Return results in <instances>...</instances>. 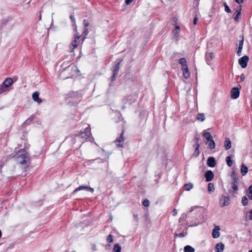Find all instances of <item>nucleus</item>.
<instances>
[{"mask_svg":"<svg viewBox=\"0 0 252 252\" xmlns=\"http://www.w3.org/2000/svg\"><path fill=\"white\" fill-rule=\"evenodd\" d=\"M16 161L23 168H26L29 166V161L30 160L29 156L27 152L23 149L20 150L14 156Z\"/></svg>","mask_w":252,"mask_h":252,"instance_id":"obj_1","label":"nucleus"},{"mask_svg":"<svg viewBox=\"0 0 252 252\" xmlns=\"http://www.w3.org/2000/svg\"><path fill=\"white\" fill-rule=\"evenodd\" d=\"M79 72V70L76 65L71 64L65 68L64 70L61 73L60 76L64 79H67L74 76Z\"/></svg>","mask_w":252,"mask_h":252,"instance_id":"obj_2","label":"nucleus"},{"mask_svg":"<svg viewBox=\"0 0 252 252\" xmlns=\"http://www.w3.org/2000/svg\"><path fill=\"white\" fill-rule=\"evenodd\" d=\"M82 99V94L78 92H69L65 96V99L72 104L79 103Z\"/></svg>","mask_w":252,"mask_h":252,"instance_id":"obj_3","label":"nucleus"},{"mask_svg":"<svg viewBox=\"0 0 252 252\" xmlns=\"http://www.w3.org/2000/svg\"><path fill=\"white\" fill-rule=\"evenodd\" d=\"M91 128L89 125L88 127L85 128L84 131L80 133V136L83 140H86L88 139L89 141L92 142L94 139L93 137H91Z\"/></svg>","mask_w":252,"mask_h":252,"instance_id":"obj_4","label":"nucleus"},{"mask_svg":"<svg viewBox=\"0 0 252 252\" xmlns=\"http://www.w3.org/2000/svg\"><path fill=\"white\" fill-rule=\"evenodd\" d=\"M13 82V80L10 78L5 79L0 85V94L5 92V88L9 87L12 84Z\"/></svg>","mask_w":252,"mask_h":252,"instance_id":"obj_5","label":"nucleus"},{"mask_svg":"<svg viewBox=\"0 0 252 252\" xmlns=\"http://www.w3.org/2000/svg\"><path fill=\"white\" fill-rule=\"evenodd\" d=\"M122 61V60H117L115 63V64L113 67V75L112 76V81H113L115 80V78L118 74L120 68V64Z\"/></svg>","mask_w":252,"mask_h":252,"instance_id":"obj_6","label":"nucleus"},{"mask_svg":"<svg viewBox=\"0 0 252 252\" xmlns=\"http://www.w3.org/2000/svg\"><path fill=\"white\" fill-rule=\"evenodd\" d=\"M230 198L229 196L221 195L219 201V205L221 207L227 206L229 204Z\"/></svg>","mask_w":252,"mask_h":252,"instance_id":"obj_7","label":"nucleus"},{"mask_svg":"<svg viewBox=\"0 0 252 252\" xmlns=\"http://www.w3.org/2000/svg\"><path fill=\"white\" fill-rule=\"evenodd\" d=\"M249 58L247 56H244L239 59L238 63L240 66L245 68L247 66Z\"/></svg>","mask_w":252,"mask_h":252,"instance_id":"obj_8","label":"nucleus"},{"mask_svg":"<svg viewBox=\"0 0 252 252\" xmlns=\"http://www.w3.org/2000/svg\"><path fill=\"white\" fill-rule=\"evenodd\" d=\"M124 133V132L123 131L121 134V136L119 137H118L117 138H116L115 139V140L114 141V142L116 143H117V146L118 147H120V148L123 147V144L122 142H123L125 140V138H124V137L123 135Z\"/></svg>","mask_w":252,"mask_h":252,"instance_id":"obj_9","label":"nucleus"},{"mask_svg":"<svg viewBox=\"0 0 252 252\" xmlns=\"http://www.w3.org/2000/svg\"><path fill=\"white\" fill-rule=\"evenodd\" d=\"M205 58L207 63L208 65H210L212 63V60L215 59V56L214 55V53L212 52H210L209 51L207 52L205 55Z\"/></svg>","mask_w":252,"mask_h":252,"instance_id":"obj_10","label":"nucleus"},{"mask_svg":"<svg viewBox=\"0 0 252 252\" xmlns=\"http://www.w3.org/2000/svg\"><path fill=\"white\" fill-rule=\"evenodd\" d=\"M83 189H85L88 191H91V192H93L94 191V189L93 188H91L89 186H80L79 187L76 188L73 192V193H75L77 192L78 191L81 190Z\"/></svg>","mask_w":252,"mask_h":252,"instance_id":"obj_11","label":"nucleus"},{"mask_svg":"<svg viewBox=\"0 0 252 252\" xmlns=\"http://www.w3.org/2000/svg\"><path fill=\"white\" fill-rule=\"evenodd\" d=\"M240 95V91L238 88H233L231 91V97L233 99L237 98Z\"/></svg>","mask_w":252,"mask_h":252,"instance_id":"obj_12","label":"nucleus"},{"mask_svg":"<svg viewBox=\"0 0 252 252\" xmlns=\"http://www.w3.org/2000/svg\"><path fill=\"white\" fill-rule=\"evenodd\" d=\"M180 28L179 26H176L175 29L172 31V38L176 40H178V37L179 35V33L180 32Z\"/></svg>","mask_w":252,"mask_h":252,"instance_id":"obj_13","label":"nucleus"},{"mask_svg":"<svg viewBox=\"0 0 252 252\" xmlns=\"http://www.w3.org/2000/svg\"><path fill=\"white\" fill-rule=\"evenodd\" d=\"M205 177L206 178V180L207 182H209L212 181L214 177V175L213 172L211 170H208L206 171L204 174Z\"/></svg>","mask_w":252,"mask_h":252,"instance_id":"obj_14","label":"nucleus"},{"mask_svg":"<svg viewBox=\"0 0 252 252\" xmlns=\"http://www.w3.org/2000/svg\"><path fill=\"white\" fill-rule=\"evenodd\" d=\"M184 78L186 79H189L190 77V72L189 71L188 65L183 67H181Z\"/></svg>","mask_w":252,"mask_h":252,"instance_id":"obj_15","label":"nucleus"},{"mask_svg":"<svg viewBox=\"0 0 252 252\" xmlns=\"http://www.w3.org/2000/svg\"><path fill=\"white\" fill-rule=\"evenodd\" d=\"M207 163L208 166L210 167H214L216 165V162L214 157H210L208 158Z\"/></svg>","mask_w":252,"mask_h":252,"instance_id":"obj_16","label":"nucleus"},{"mask_svg":"<svg viewBox=\"0 0 252 252\" xmlns=\"http://www.w3.org/2000/svg\"><path fill=\"white\" fill-rule=\"evenodd\" d=\"M10 158V156H5L3 157L2 159L0 160V172H1V169L4 165L6 163L7 161Z\"/></svg>","mask_w":252,"mask_h":252,"instance_id":"obj_17","label":"nucleus"},{"mask_svg":"<svg viewBox=\"0 0 252 252\" xmlns=\"http://www.w3.org/2000/svg\"><path fill=\"white\" fill-rule=\"evenodd\" d=\"M220 230V227L219 226H217L215 227L212 232V236L214 238H217L219 237L220 235V233L219 232Z\"/></svg>","mask_w":252,"mask_h":252,"instance_id":"obj_18","label":"nucleus"},{"mask_svg":"<svg viewBox=\"0 0 252 252\" xmlns=\"http://www.w3.org/2000/svg\"><path fill=\"white\" fill-rule=\"evenodd\" d=\"M39 94L38 92H34L32 95L33 100L38 104L42 102V100L39 97Z\"/></svg>","mask_w":252,"mask_h":252,"instance_id":"obj_19","label":"nucleus"},{"mask_svg":"<svg viewBox=\"0 0 252 252\" xmlns=\"http://www.w3.org/2000/svg\"><path fill=\"white\" fill-rule=\"evenodd\" d=\"M224 249V245L222 243H218L215 247L216 252H222Z\"/></svg>","mask_w":252,"mask_h":252,"instance_id":"obj_20","label":"nucleus"},{"mask_svg":"<svg viewBox=\"0 0 252 252\" xmlns=\"http://www.w3.org/2000/svg\"><path fill=\"white\" fill-rule=\"evenodd\" d=\"M241 6H239L236 11L235 12V16H234V20L236 21H238L239 19V16L241 15Z\"/></svg>","mask_w":252,"mask_h":252,"instance_id":"obj_21","label":"nucleus"},{"mask_svg":"<svg viewBox=\"0 0 252 252\" xmlns=\"http://www.w3.org/2000/svg\"><path fill=\"white\" fill-rule=\"evenodd\" d=\"M224 147L226 150L230 149L231 147V142L229 138H226L224 142Z\"/></svg>","mask_w":252,"mask_h":252,"instance_id":"obj_22","label":"nucleus"},{"mask_svg":"<svg viewBox=\"0 0 252 252\" xmlns=\"http://www.w3.org/2000/svg\"><path fill=\"white\" fill-rule=\"evenodd\" d=\"M203 136L206 139L207 141L206 142L213 139L211 134L209 132H204L203 133Z\"/></svg>","mask_w":252,"mask_h":252,"instance_id":"obj_23","label":"nucleus"},{"mask_svg":"<svg viewBox=\"0 0 252 252\" xmlns=\"http://www.w3.org/2000/svg\"><path fill=\"white\" fill-rule=\"evenodd\" d=\"M80 37L81 36L78 34H76L75 35L74 39L71 43V45L73 46V47H77L79 45L77 42L78 40L80 39Z\"/></svg>","mask_w":252,"mask_h":252,"instance_id":"obj_24","label":"nucleus"},{"mask_svg":"<svg viewBox=\"0 0 252 252\" xmlns=\"http://www.w3.org/2000/svg\"><path fill=\"white\" fill-rule=\"evenodd\" d=\"M121 247L119 244H116L114 245L113 252H121Z\"/></svg>","mask_w":252,"mask_h":252,"instance_id":"obj_25","label":"nucleus"},{"mask_svg":"<svg viewBox=\"0 0 252 252\" xmlns=\"http://www.w3.org/2000/svg\"><path fill=\"white\" fill-rule=\"evenodd\" d=\"M248 167L245 166L244 164L242 165L241 172L242 174L244 176L248 173Z\"/></svg>","mask_w":252,"mask_h":252,"instance_id":"obj_26","label":"nucleus"},{"mask_svg":"<svg viewBox=\"0 0 252 252\" xmlns=\"http://www.w3.org/2000/svg\"><path fill=\"white\" fill-rule=\"evenodd\" d=\"M208 144L209 148L211 150L214 149L216 147V144L213 139L209 141V142H206Z\"/></svg>","mask_w":252,"mask_h":252,"instance_id":"obj_27","label":"nucleus"},{"mask_svg":"<svg viewBox=\"0 0 252 252\" xmlns=\"http://www.w3.org/2000/svg\"><path fill=\"white\" fill-rule=\"evenodd\" d=\"M184 252H194L195 250L192 247L187 245L184 247Z\"/></svg>","mask_w":252,"mask_h":252,"instance_id":"obj_28","label":"nucleus"},{"mask_svg":"<svg viewBox=\"0 0 252 252\" xmlns=\"http://www.w3.org/2000/svg\"><path fill=\"white\" fill-rule=\"evenodd\" d=\"M179 63L181 65V67L187 66V62L185 58H181L179 61Z\"/></svg>","mask_w":252,"mask_h":252,"instance_id":"obj_29","label":"nucleus"},{"mask_svg":"<svg viewBox=\"0 0 252 252\" xmlns=\"http://www.w3.org/2000/svg\"><path fill=\"white\" fill-rule=\"evenodd\" d=\"M205 119V117L203 113H199L196 117V120L201 122L204 121Z\"/></svg>","mask_w":252,"mask_h":252,"instance_id":"obj_30","label":"nucleus"},{"mask_svg":"<svg viewBox=\"0 0 252 252\" xmlns=\"http://www.w3.org/2000/svg\"><path fill=\"white\" fill-rule=\"evenodd\" d=\"M88 33H89L88 30L87 29V28H85L84 29V31L83 32V36L82 37V39H81L82 43L84 41V40L86 38V36H87Z\"/></svg>","mask_w":252,"mask_h":252,"instance_id":"obj_31","label":"nucleus"},{"mask_svg":"<svg viewBox=\"0 0 252 252\" xmlns=\"http://www.w3.org/2000/svg\"><path fill=\"white\" fill-rule=\"evenodd\" d=\"M226 163L227 164V165L229 166V167H231L232 164H233V162H232V161L231 160V156H228L226 158Z\"/></svg>","mask_w":252,"mask_h":252,"instance_id":"obj_32","label":"nucleus"},{"mask_svg":"<svg viewBox=\"0 0 252 252\" xmlns=\"http://www.w3.org/2000/svg\"><path fill=\"white\" fill-rule=\"evenodd\" d=\"M247 194L250 200H252V185H251L247 190Z\"/></svg>","mask_w":252,"mask_h":252,"instance_id":"obj_33","label":"nucleus"},{"mask_svg":"<svg viewBox=\"0 0 252 252\" xmlns=\"http://www.w3.org/2000/svg\"><path fill=\"white\" fill-rule=\"evenodd\" d=\"M238 183L236 180L232 183V188L233 190V191H236L238 189Z\"/></svg>","mask_w":252,"mask_h":252,"instance_id":"obj_34","label":"nucleus"},{"mask_svg":"<svg viewBox=\"0 0 252 252\" xmlns=\"http://www.w3.org/2000/svg\"><path fill=\"white\" fill-rule=\"evenodd\" d=\"M208 190L209 192H214L215 190L214 185L213 183H210L208 185Z\"/></svg>","mask_w":252,"mask_h":252,"instance_id":"obj_35","label":"nucleus"},{"mask_svg":"<svg viewBox=\"0 0 252 252\" xmlns=\"http://www.w3.org/2000/svg\"><path fill=\"white\" fill-rule=\"evenodd\" d=\"M249 202L248 199L246 196H243L242 198V203L244 206H246L248 205Z\"/></svg>","mask_w":252,"mask_h":252,"instance_id":"obj_36","label":"nucleus"},{"mask_svg":"<svg viewBox=\"0 0 252 252\" xmlns=\"http://www.w3.org/2000/svg\"><path fill=\"white\" fill-rule=\"evenodd\" d=\"M184 187L185 190L189 191L193 188V185L191 183L187 184L185 185Z\"/></svg>","mask_w":252,"mask_h":252,"instance_id":"obj_37","label":"nucleus"},{"mask_svg":"<svg viewBox=\"0 0 252 252\" xmlns=\"http://www.w3.org/2000/svg\"><path fill=\"white\" fill-rule=\"evenodd\" d=\"M70 18L71 20L72 23H73V26L75 27V30H77L76 25L75 24V18L74 17V16L73 15H71L70 16Z\"/></svg>","mask_w":252,"mask_h":252,"instance_id":"obj_38","label":"nucleus"},{"mask_svg":"<svg viewBox=\"0 0 252 252\" xmlns=\"http://www.w3.org/2000/svg\"><path fill=\"white\" fill-rule=\"evenodd\" d=\"M223 5L224 6V10L227 13H231V10L230 9L229 7L228 6L226 2L223 3Z\"/></svg>","mask_w":252,"mask_h":252,"instance_id":"obj_39","label":"nucleus"},{"mask_svg":"<svg viewBox=\"0 0 252 252\" xmlns=\"http://www.w3.org/2000/svg\"><path fill=\"white\" fill-rule=\"evenodd\" d=\"M240 40L238 42V47H243L244 38L243 36H240Z\"/></svg>","mask_w":252,"mask_h":252,"instance_id":"obj_40","label":"nucleus"},{"mask_svg":"<svg viewBox=\"0 0 252 252\" xmlns=\"http://www.w3.org/2000/svg\"><path fill=\"white\" fill-rule=\"evenodd\" d=\"M107 242L109 243H111L113 242V237L112 235L109 234L107 237Z\"/></svg>","mask_w":252,"mask_h":252,"instance_id":"obj_41","label":"nucleus"},{"mask_svg":"<svg viewBox=\"0 0 252 252\" xmlns=\"http://www.w3.org/2000/svg\"><path fill=\"white\" fill-rule=\"evenodd\" d=\"M186 235V233H180L179 234H175V237H181V238H183L185 236V235Z\"/></svg>","mask_w":252,"mask_h":252,"instance_id":"obj_42","label":"nucleus"},{"mask_svg":"<svg viewBox=\"0 0 252 252\" xmlns=\"http://www.w3.org/2000/svg\"><path fill=\"white\" fill-rule=\"evenodd\" d=\"M143 204L145 207H148L149 206V201L148 199H145L143 202Z\"/></svg>","mask_w":252,"mask_h":252,"instance_id":"obj_43","label":"nucleus"},{"mask_svg":"<svg viewBox=\"0 0 252 252\" xmlns=\"http://www.w3.org/2000/svg\"><path fill=\"white\" fill-rule=\"evenodd\" d=\"M89 21L86 19H84L83 20V25L85 26V27L86 28L87 26H89Z\"/></svg>","mask_w":252,"mask_h":252,"instance_id":"obj_44","label":"nucleus"},{"mask_svg":"<svg viewBox=\"0 0 252 252\" xmlns=\"http://www.w3.org/2000/svg\"><path fill=\"white\" fill-rule=\"evenodd\" d=\"M199 147V145L197 144V147L195 149V153L196 154V156H198L199 154V150H198Z\"/></svg>","mask_w":252,"mask_h":252,"instance_id":"obj_45","label":"nucleus"},{"mask_svg":"<svg viewBox=\"0 0 252 252\" xmlns=\"http://www.w3.org/2000/svg\"><path fill=\"white\" fill-rule=\"evenodd\" d=\"M242 49L243 48H238V50L237 52V54L238 55V56H240L241 55V52H242Z\"/></svg>","mask_w":252,"mask_h":252,"instance_id":"obj_46","label":"nucleus"},{"mask_svg":"<svg viewBox=\"0 0 252 252\" xmlns=\"http://www.w3.org/2000/svg\"><path fill=\"white\" fill-rule=\"evenodd\" d=\"M172 214H173V216H176L177 214V211L176 209H174L172 211Z\"/></svg>","mask_w":252,"mask_h":252,"instance_id":"obj_47","label":"nucleus"},{"mask_svg":"<svg viewBox=\"0 0 252 252\" xmlns=\"http://www.w3.org/2000/svg\"><path fill=\"white\" fill-rule=\"evenodd\" d=\"M133 0H125V3L126 4H130Z\"/></svg>","mask_w":252,"mask_h":252,"instance_id":"obj_48","label":"nucleus"},{"mask_svg":"<svg viewBox=\"0 0 252 252\" xmlns=\"http://www.w3.org/2000/svg\"><path fill=\"white\" fill-rule=\"evenodd\" d=\"M249 217L250 220H252V209L251 210V211L250 212V214H249Z\"/></svg>","mask_w":252,"mask_h":252,"instance_id":"obj_49","label":"nucleus"},{"mask_svg":"<svg viewBox=\"0 0 252 252\" xmlns=\"http://www.w3.org/2000/svg\"><path fill=\"white\" fill-rule=\"evenodd\" d=\"M235 0L238 4H240V3H242L243 2V0Z\"/></svg>","mask_w":252,"mask_h":252,"instance_id":"obj_50","label":"nucleus"},{"mask_svg":"<svg viewBox=\"0 0 252 252\" xmlns=\"http://www.w3.org/2000/svg\"><path fill=\"white\" fill-rule=\"evenodd\" d=\"M197 21V18L196 17H195L193 19V24L194 25H196Z\"/></svg>","mask_w":252,"mask_h":252,"instance_id":"obj_51","label":"nucleus"},{"mask_svg":"<svg viewBox=\"0 0 252 252\" xmlns=\"http://www.w3.org/2000/svg\"><path fill=\"white\" fill-rule=\"evenodd\" d=\"M240 79L241 81H244L245 79V76L243 74H242L240 77Z\"/></svg>","mask_w":252,"mask_h":252,"instance_id":"obj_52","label":"nucleus"},{"mask_svg":"<svg viewBox=\"0 0 252 252\" xmlns=\"http://www.w3.org/2000/svg\"><path fill=\"white\" fill-rule=\"evenodd\" d=\"M197 207L196 206H194V207H191L190 209V210H189V212H191L192 211H193V210H194V208H196Z\"/></svg>","mask_w":252,"mask_h":252,"instance_id":"obj_53","label":"nucleus"},{"mask_svg":"<svg viewBox=\"0 0 252 252\" xmlns=\"http://www.w3.org/2000/svg\"><path fill=\"white\" fill-rule=\"evenodd\" d=\"M92 250L94 251L96 250V246L95 245H93L92 247Z\"/></svg>","mask_w":252,"mask_h":252,"instance_id":"obj_54","label":"nucleus"},{"mask_svg":"<svg viewBox=\"0 0 252 252\" xmlns=\"http://www.w3.org/2000/svg\"><path fill=\"white\" fill-rule=\"evenodd\" d=\"M186 217V215L185 214H182L181 217L180 218V220H181V219H184L185 217Z\"/></svg>","mask_w":252,"mask_h":252,"instance_id":"obj_55","label":"nucleus"},{"mask_svg":"<svg viewBox=\"0 0 252 252\" xmlns=\"http://www.w3.org/2000/svg\"><path fill=\"white\" fill-rule=\"evenodd\" d=\"M32 119H28L27 120L26 122H29V121L30 122V121H32Z\"/></svg>","mask_w":252,"mask_h":252,"instance_id":"obj_56","label":"nucleus"},{"mask_svg":"<svg viewBox=\"0 0 252 252\" xmlns=\"http://www.w3.org/2000/svg\"><path fill=\"white\" fill-rule=\"evenodd\" d=\"M1 231L0 230V238L1 237Z\"/></svg>","mask_w":252,"mask_h":252,"instance_id":"obj_57","label":"nucleus"},{"mask_svg":"<svg viewBox=\"0 0 252 252\" xmlns=\"http://www.w3.org/2000/svg\"><path fill=\"white\" fill-rule=\"evenodd\" d=\"M134 217H137V215H134Z\"/></svg>","mask_w":252,"mask_h":252,"instance_id":"obj_58","label":"nucleus"},{"mask_svg":"<svg viewBox=\"0 0 252 252\" xmlns=\"http://www.w3.org/2000/svg\"><path fill=\"white\" fill-rule=\"evenodd\" d=\"M249 252H252V250L249 251Z\"/></svg>","mask_w":252,"mask_h":252,"instance_id":"obj_59","label":"nucleus"}]
</instances>
